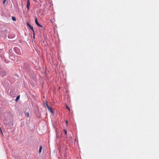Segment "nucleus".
I'll return each instance as SVG.
<instances>
[{"instance_id": "0eeeda50", "label": "nucleus", "mask_w": 159, "mask_h": 159, "mask_svg": "<svg viewBox=\"0 0 159 159\" xmlns=\"http://www.w3.org/2000/svg\"><path fill=\"white\" fill-rule=\"evenodd\" d=\"M19 98H20V96L19 95L16 97V101H17Z\"/></svg>"}, {"instance_id": "f03ea898", "label": "nucleus", "mask_w": 159, "mask_h": 159, "mask_svg": "<svg viewBox=\"0 0 159 159\" xmlns=\"http://www.w3.org/2000/svg\"><path fill=\"white\" fill-rule=\"evenodd\" d=\"M30 0H27V4L26 5V7L28 10H29L30 7Z\"/></svg>"}, {"instance_id": "1a4fd4ad", "label": "nucleus", "mask_w": 159, "mask_h": 159, "mask_svg": "<svg viewBox=\"0 0 159 159\" xmlns=\"http://www.w3.org/2000/svg\"><path fill=\"white\" fill-rule=\"evenodd\" d=\"M14 50L15 51H16V50H19V49L17 48H14Z\"/></svg>"}, {"instance_id": "2eb2a0df", "label": "nucleus", "mask_w": 159, "mask_h": 159, "mask_svg": "<svg viewBox=\"0 0 159 159\" xmlns=\"http://www.w3.org/2000/svg\"><path fill=\"white\" fill-rule=\"evenodd\" d=\"M16 52L17 53V54H20V52H18V51Z\"/></svg>"}, {"instance_id": "20e7f679", "label": "nucleus", "mask_w": 159, "mask_h": 159, "mask_svg": "<svg viewBox=\"0 0 159 159\" xmlns=\"http://www.w3.org/2000/svg\"><path fill=\"white\" fill-rule=\"evenodd\" d=\"M48 110L50 111L52 113H53V111L48 106Z\"/></svg>"}, {"instance_id": "f8f14e48", "label": "nucleus", "mask_w": 159, "mask_h": 159, "mask_svg": "<svg viewBox=\"0 0 159 159\" xmlns=\"http://www.w3.org/2000/svg\"><path fill=\"white\" fill-rule=\"evenodd\" d=\"M6 1V0H3V4H5Z\"/></svg>"}, {"instance_id": "39448f33", "label": "nucleus", "mask_w": 159, "mask_h": 159, "mask_svg": "<svg viewBox=\"0 0 159 159\" xmlns=\"http://www.w3.org/2000/svg\"><path fill=\"white\" fill-rule=\"evenodd\" d=\"M42 147L41 146H40L39 148V153L41 152L42 150Z\"/></svg>"}, {"instance_id": "4468645a", "label": "nucleus", "mask_w": 159, "mask_h": 159, "mask_svg": "<svg viewBox=\"0 0 159 159\" xmlns=\"http://www.w3.org/2000/svg\"><path fill=\"white\" fill-rule=\"evenodd\" d=\"M0 131L1 132L2 134L3 133H2V130L1 129L0 127Z\"/></svg>"}, {"instance_id": "9d476101", "label": "nucleus", "mask_w": 159, "mask_h": 159, "mask_svg": "<svg viewBox=\"0 0 159 159\" xmlns=\"http://www.w3.org/2000/svg\"><path fill=\"white\" fill-rule=\"evenodd\" d=\"M48 104L47 103V102H46L45 103V107H47V108H48Z\"/></svg>"}, {"instance_id": "dca6fc26", "label": "nucleus", "mask_w": 159, "mask_h": 159, "mask_svg": "<svg viewBox=\"0 0 159 159\" xmlns=\"http://www.w3.org/2000/svg\"><path fill=\"white\" fill-rule=\"evenodd\" d=\"M66 124H68V121L67 120H66Z\"/></svg>"}, {"instance_id": "9b49d317", "label": "nucleus", "mask_w": 159, "mask_h": 159, "mask_svg": "<svg viewBox=\"0 0 159 159\" xmlns=\"http://www.w3.org/2000/svg\"><path fill=\"white\" fill-rule=\"evenodd\" d=\"M64 131L65 132V134L66 135L67 134V132H66V131L65 130V129H64Z\"/></svg>"}, {"instance_id": "ddd939ff", "label": "nucleus", "mask_w": 159, "mask_h": 159, "mask_svg": "<svg viewBox=\"0 0 159 159\" xmlns=\"http://www.w3.org/2000/svg\"><path fill=\"white\" fill-rule=\"evenodd\" d=\"M29 114L28 112H27L26 113V116L27 117H29Z\"/></svg>"}, {"instance_id": "f257e3e1", "label": "nucleus", "mask_w": 159, "mask_h": 159, "mask_svg": "<svg viewBox=\"0 0 159 159\" xmlns=\"http://www.w3.org/2000/svg\"><path fill=\"white\" fill-rule=\"evenodd\" d=\"M35 22L36 25H38V26L42 27H43V26L41 25H40L38 22L37 19V18H35Z\"/></svg>"}, {"instance_id": "423d86ee", "label": "nucleus", "mask_w": 159, "mask_h": 159, "mask_svg": "<svg viewBox=\"0 0 159 159\" xmlns=\"http://www.w3.org/2000/svg\"><path fill=\"white\" fill-rule=\"evenodd\" d=\"M12 20L13 21H16V18L15 17H14V16H12Z\"/></svg>"}, {"instance_id": "7ed1b4c3", "label": "nucleus", "mask_w": 159, "mask_h": 159, "mask_svg": "<svg viewBox=\"0 0 159 159\" xmlns=\"http://www.w3.org/2000/svg\"><path fill=\"white\" fill-rule=\"evenodd\" d=\"M26 24L32 30V31L34 32V30L33 28L28 22L26 23Z\"/></svg>"}, {"instance_id": "6e6552de", "label": "nucleus", "mask_w": 159, "mask_h": 159, "mask_svg": "<svg viewBox=\"0 0 159 159\" xmlns=\"http://www.w3.org/2000/svg\"><path fill=\"white\" fill-rule=\"evenodd\" d=\"M66 109H68L69 111H70V108H69V107H68V106L67 105H66Z\"/></svg>"}]
</instances>
